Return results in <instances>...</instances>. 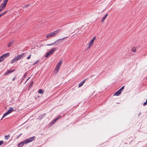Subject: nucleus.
Listing matches in <instances>:
<instances>
[{
	"mask_svg": "<svg viewBox=\"0 0 147 147\" xmlns=\"http://www.w3.org/2000/svg\"><path fill=\"white\" fill-rule=\"evenodd\" d=\"M14 111L13 108V107H10L9 109L3 115V116L1 120H2L4 117H5L7 115L11 113Z\"/></svg>",
	"mask_w": 147,
	"mask_h": 147,
	"instance_id": "obj_2",
	"label": "nucleus"
},
{
	"mask_svg": "<svg viewBox=\"0 0 147 147\" xmlns=\"http://www.w3.org/2000/svg\"><path fill=\"white\" fill-rule=\"evenodd\" d=\"M61 117V115H59L57 117L56 119L58 120Z\"/></svg>",
	"mask_w": 147,
	"mask_h": 147,
	"instance_id": "obj_25",
	"label": "nucleus"
},
{
	"mask_svg": "<svg viewBox=\"0 0 147 147\" xmlns=\"http://www.w3.org/2000/svg\"><path fill=\"white\" fill-rule=\"evenodd\" d=\"M10 53H6L3 55H2L0 57V62L2 61L5 58L9 56Z\"/></svg>",
	"mask_w": 147,
	"mask_h": 147,
	"instance_id": "obj_3",
	"label": "nucleus"
},
{
	"mask_svg": "<svg viewBox=\"0 0 147 147\" xmlns=\"http://www.w3.org/2000/svg\"><path fill=\"white\" fill-rule=\"evenodd\" d=\"M10 138V136L9 134L6 135L5 136V140H7Z\"/></svg>",
	"mask_w": 147,
	"mask_h": 147,
	"instance_id": "obj_16",
	"label": "nucleus"
},
{
	"mask_svg": "<svg viewBox=\"0 0 147 147\" xmlns=\"http://www.w3.org/2000/svg\"><path fill=\"white\" fill-rule=\"evenodd\" d=\"M57 50V48H53L52 49L48 52L46 55L45 57H48L49 55L52 54V53Z\"/></svg>",
	"mask_w": 147,
	"mask_h": 147,
	"instance_id": "obj_4",
	"label": "nucleus"
},
{
	"mask_svg": "<svg viewBox=\"0 0 147 147\" xmlns=\"http://www.w3.org/2000/svg\"><path fill=\"white\" fill-rule=\"evenodd\" d=\"M55 123V122H54V121H53L52 122V124H54V123Z\"/></svg>",
	"mask_w": 147,
	"mask_h": 147,
	"instance_id": "obj_35",
	"label": "nucleus"
},
{
	"mask_svg": "<svg viewBox=\"0 0 147 147\" xmlns=\"http://www.w3.org/2000/svg\"><path fill=\"white\" fill-rule=\"evenodd\" d=\"M8 1V0H4L3 3H2L6 5Z\"/></svg>",
	"mask_w": 147,
	"mask_h": 147,
	"instance_id": "obj_18",
	"label": "nucleus"
},
{
	"mask_svg": "<svg viewBox=\"0 0 147 147\" xmlns=\"http://www.w3.org/2000/svg\"><path fill=\"white\" fill-rule=\"evenodd\" d=\"M121 90H119L116 92H115V94H114L113 95H116L117 96H119L121 94Z\"/></svg>",
	"mask_w": 147,
	"mask_h": 147,
	"instance_id": "obj_10",
	"label": "nucleus"
},
{
	"mask_svg": "<svg viewBox=\"0 0 147 147\" xmlns=\"http://www.w3.org/2000/svg\"><path fill=\"white\" fill-rule=\"evenodd\" d=\"M107 16H108V14H106L105 16L102 18V20H101V21L102 22H104V21L105 20V19L107 17Z\"/></svg>",
	"mask_w": 147,
	"mask_h": 147,
	"instance_id": "obj_14",
	"label": "nucleus"
},
{
	"mask_svg": "<svg viewBox=\"0 0 147 147\" xmlns=\"http://www.w3.org/2000/svg\"><path fill=\"white\" fill-rule=\"evenodd\" d=\"M39 61V60H37L36 62H35L34 64H33V65H36L37 63H38Z\"/></svg>",
	"mask_w": 147,
	"mask_h": 147,
	"instance_id": "obj_22",
	"label": "nucleus"
},
{
	"mask_svg": "<svg viewBox=\"0 0 147 147\" xmlns=\"http://www.w3.org/2000/svg\"><path fill=\"white\" fill-rule=\"evenodd\" d=\"M55 123V122H54V121H53L52 122V124H54V123Z\"/></svg>",
	"mask_w": 147,
	"mask_h": 147,
	"instance_id": "obj_36",
	"label": "nucleus"
},
{
	"mask_svg": "<svg viewBox=\"0 0 147 147\" xmlns=\"http://www.w3.org/2000/svg\"><path fill=\"white\" fill-rule=\"evenodd\" d=\"M85 81V80H84L82 81V82H81L80 84H79L78 87H80L82 86L83 84L84 83Z\"/></svg>",
	"mask_w": 147,
	"mask_h": 147,
	"instance_id": "obj_13",
	"label": "nucleus"
},
{
	"mask_svg": "<svg viewBox=\"0 0 147 147\" xmlns=\"http://www.w3.org/2000/svg\"><path fill=\"white\" fill-rule=\"evenodd\" d=\"M22 133H21L20 135H19V136H17L16 138V139H18V138L20 136H21L22 135Z\"/></svg>",
	"mask_w": 147,
	"mask_h": 147,
	"instance_id": "obj_31",
	"label": "nucleus"
},
{
	"mask_svg": "<svg viewBox=\"0 0 147 147\" xmlns=\"http://www.w3.org/2000/svg\"><path fill=\"white\" fill-rule=\"evenodd\" d=\"M18 60L17 59L16 57H15L14 59H12V61L11 62V64H13V63L15 62L16 61H17Z\"/></svg>",
	"mask_w": 147,
	"mask_h": 147,
	"instance_id": "obj_12",
	"label": "nucleus"
},
{
	"mask_svg": "<svg viewBox=\"0 0 147 147\" xmlns=\"http://www.w3.org/2000/svg\"><path fill=\"white\" fill-rule=\"evenodd\" d=\"M29 5H24V7H23V8H26L28 7L29 6Z\"/></svg>",
	"mask_w": 147,
	"mask_h": 147,
	"instance_id": "obj_24",
	"label": "nucleus"
},
{
	"mask_svg": "<svg viewBox=\"0 0 147 147\" xmlns=\"http://www.w3.org/2000/svg\"><path fill=\"white\" fill-rule=\"evenodd\" d=\"M15 77H14L13 79V81H14V80L15 79Z\"/></svg>",
	"mask_w": 147,
	"mask_h": 147,
	"instance_id": "obj_37",
	"label": "nucleus"
},
{
	"mask_svg": "<svg viewBox=\"0 0 147 147\" xmlns=\"http://www.w3.org/2000/svg\"><path fill=\"white\" fill-rule=\"evenodd\" d=\"M33 83H34V82H33V81H32V82H31V83H30V87H32V85H33Z\"/></svg>",
	"mask_w": 147,
	"mask_h": 147,
	"instance_id": "obj_23",
	"label": "nucleus"
},
{
	"mask_svg": "<svg viewBox=\"0 0 147 147\" xmlns=\"http://www.w3.org/2000/svg\"><path fill=\"white\" fill-rule=\"evenodd\" d=\"M27 73H25V74H24V78H25L26 77V76H27Z\"/></svg>",
	"mask_w": 147,
	"mask_h": 147,
	"instance_id": "obj_30",
	"label": "nucleus"
},
{
	"mask_svg": "<svg viewBox=\"0 0 147 147\" xmlns=\"http://www.w3.org/2000/svg\"><path fill=\"white\" fill-rule=\"evenodd\" d=\"M3 141H0V146L2 145L3 143Z\"/></svg>",
	"mask_w": 147,
	"mask_h": 147,
	"instance_id": "obj_28",
	"label": "nucleus"
},
{
	"mask_svg": "<svg viewBox=\"0 0 147 147\" xmlns=\"http://www.w3.org/2000/svg\"><path fill=\"white\" fill-rule=\"evenodd\" d=\"M55 42H54V43H52L48 44L47 45V46H51V45H53L55 44Z\"/></svg>",
	"mask_w": 147,
	"mask_h": 147,
	"instance_id": "obj_26",
	"label": "nucleus"
},
{
	"mask_svg": "<svg viewBox=\"0 0 147 147\" xmlns=\"http://www.w3.org/2000/svg\"><path fill=\"white\" fill-rule=\"evenodd\" d=\"M59 68H60L59 67H56L55 69L57 71V72H56L57 73L58 71H59Z\"/></svg>",
	"mask_w": 147,
	"mask_h": 147,
	"instance_id": "obj_20",
	"label": "nucleus"
},
{
	"mask_svg": "<svg viewBox=\"0 0 147 147\" xmlns=\"http://www.w3.org/2000/svg\"><path fill=\"white\" fill-rule=\"evenodd\" d=\"M31 54H30V55H29V56H28L27 57V59H30V57H31Z\"/></svg>",
	"mask_w": 147,
	"mask_h": 147,
	"instance_id": "obj_29",
	"label": "nucleus"
},
{
	"mask_svg": "<svg viewBox=\"0 0 147 147\" xmlns=\"http://www.w3.org/2000/svg\"><path fill=\"white\" fill-rule=\"evenodd\" d=\"M13 41L10 42L8 45L9 47H10L13 44Z\"/></svg>",
	"mask_w": 147,
	"mask_h": 147,
	"instance_id": "obj_17",
	"label": "nucleus"
},
{
	"mask_svg": "<svg viewBox=\"0 0 147 147\" xmlns=\"http://www.w3.org/2000/svg\"><path fill=\"white\" fill-rule=\"evenodd\" d=\"M67 37H65V38H62L61 39H60V40H64L66 38H67Z\"/></svg>",
	"mask_w": 147,
	"mask_h": 147,
	"instance_id": "obj_34",
	"label": "nucleus"
},
{
	"mask_svg": "<svg viewBox=\"0 0 147 147\" xmlns=\"http://www.w3.org/2000/svg\"><path fill=\"white\" fill-rule=\"evenodd\" d=\"M62 63V61H61L59 63H58L56 66V67L60 68L61 66Z\"/></svg>",
	"mask_w": 147,
	"mask_h": 147,
	"instance_id": "obj_11",
	"label": "nucleus"
},
{
	"mask_svg": "<svg viewBox=\"0 0 147 147\" xmlns=\"http://www.w3.org/2000/svg\"><path fill=\"white\" fill-rule=\"evenodd\" d=\"M60 31V30H58L56 31H55L53 32L48 34L46 36V37L47 38H48L54 36H55L58 33H59Z\"/></svg>",
	"mask_w": 147,
	"mask_h": 147,
	"instance_id": "obj_1",
	"label": "nucleus"
},
{
	"mask_svg": "<svg viewBox=\"0 0 147 147\" xmlns=\"http://www.w3.org/2000/svg\"><path fill=\"white\" fill-rule=\"evenodd\" d=\"M35 136H33L29 138H28L24 140L25 143L27 144V143L30 142L32 141L35 139Z\"/></svg>",
	"mask_w": 147,
	"mask_h": 147,
	"instance_id": "obj_6",
	"label": "nucleus"
},
{
	"mask_svg": "<svg viewBox=\"0 0 147 147\" xmlns=\"http://www.w3.org/2000/svg\"><path fill=\"white\" fill-rule=\"evenodd\" d=\"M30 78V77L29 78H28V79H27V81L28 80V79H29Z\"/></svg>",
	"mask_w": 147,
	"mask_h": 147,
	"instance_id": "obj_39",
	"label": "nucleus"
},
{
	"mask_svg": "<svg viewBox=\"0 0 147 147\" xmlns=\"http://www.w3.org/2000/svg\"><path fill=\"white\" fill-rule=\"evenodd\" d=\"M132 51L134 52H136V50L135 48H133L132 49Z\"/></svg>",
	"mask_w": 147,
	"mask_h": 147,
	"instance_id": "obj_21",
	"label": "nucleus"
},
{
	"mask_svg": "<svg viewBox=\"0 0 147 147\" xmlns=\"http://www.w3.org/2000/svg\"><path fill=\"white\" fill-rule=\"evenodd\" d=\"M147 104V102L146 101V102H144V103H143V105H144V106H145Z\"/></svg>",
	"mask_w": 147,
	"mask_h": 147,
	"instance_id": "obj_32",
	"label": "nucleus"
},
{
	"mask_svg": "<svg viewBox=\"0 0 147 147\" xmlns=\"http://www.w3.org/2000/svg\"><path fill=\"white\" fill-rule=\"evenodd\" d=\"M57 120L55 118L53 121H54V122H55V123Z\"/></svg>",
	"mask_w": 147,
	"mask_h": 147,
	"instance_id": "obj_33",
	"label": "nucleus"
},
{
	"mask_svg": "<svg viewBox=\"0 0 147 147\" xmlns=\"http://www.w3.org/2000/svg\"><path fill=\"white\" fill-rule=\"evenodd\" d=\"M25 143V141L24 140V141L20 142V143L18 145V147H22L23 146L24 144H26Z\"/></svg>",
	"mask_w": 147,
	"mask_h": 147,
	"instance_id": "obj_9",
	"label": "nucleus"
},
{
	"mask_svg": "<svg viewBox=\"0 0 147 147\" xmlns=\"http://www.w3.org/2000/svg\"><path fill=\"white\" fill-rule=\"evenodd\" d=\"M8 10H7L4 12L1 13L0 14V17H1V16H4L5 15V14H6L8 11Z\"/></svg>",
	"mask_w": 147,
	"mask_h": 147,
	"instance_id": "obj_15",
	"label": "nucleus"
},
{
	"mask_svg": "<svg viewBox=\"0 0 147 147\" xmlns=\"http://www.w3.org/2000/svg\"><path fill=\"white\" fill-rule=\"evenodd\" d=\"M124 86H122L121 88H120V89H119V90H121H121H123L124 89Z\"/></svg>",
	"mask_w": 147,
	"mask_h": 147,
	"instance_id": "obj_27",
	"label": "nucleus"
},
{
	"mask_svg": "<svg viewBox=\"0 0 147 147\" xmlns=\"http://www.w3.org/2000/svg\"><path fill=\"white\" fill-rule=\"evenodd\" d=\"M96 36L94 37L90 42L89 45L87 47V49H90L93 45L94 41L96 40Z\"/></svg>",
	"mask_w": 147,
	"mask_h": 147,
	"instance_id": "obj_5",
	"label": "nucleus"
},
{
	"mask_svg": "<svg viewBox=\"0 0 147 147\" xmlns=\"http://www.w3.org/2000/svg\"><path fill=\"white\" fill-rule=\"evenodd\" d=\"M15 71V70L14 69L7 70L6 72H5V73L4 74V75H7Z\"/></svg>",
	"mask_w": 147,
	"mask_h": 147,
	"instance_id": "obj_8",
	"label": "nucleus"
},
{
	"mask_svg": "<svg viewBox=\"0 0 147 147\" xmlns=\"http://www.w3.org/2000/svg\"><path fill=\"white\" fill-rule=\"evenodd\" d=\"M3 0H0V3H1Z\"/></svg>",
	"mask_w": 147,
	"mask_h": 147,
	"instance_id": "obj_38",
	"label": "nucleus"
},
{
	"mask_svg": "<svg viewBox=\"0 0 147 147\" xmlns=\"http://www.w3.org/2000/svg\"><path fill=\"white\" fill-rule=\"evenodd\" d=\"M38 92L40 94H42L44 93V92L43 90L42 89H40L38 91Z\"/></svg>",
	"mask_w": 147,
	"mask_h": 147,
	"instance_id": "obj_19",
	"label": "nucleus"
},
{
	"mask_svg": "<svg viewBox=\"0 0 147 147\" xmlns=\"http://www.w3.org/2000/svg\"><path fill=\"white\" fill-rule=\"evenodd\" d=\"M25 54L24 53H23L22 54L18 55L17 56L15 57L17 60L20 59L22 57H23L24 55Z\"/></svg>",
	"mask_w": 147,
	"mask_h": 147,
	"instance_id": "obj_7",
	"label": "nucleus"
}]
</instances>
